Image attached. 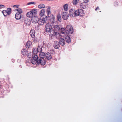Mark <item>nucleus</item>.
<instances>
[{"mask_svg":"<svg viewBox=\"0 0 122 122\" xmlns=\"http://www.w3.org/2000/svg\"><path fill=\"white\" fill-rule=\"evenodd\" d=\"M56 22L55 23H56ZM50 23L47 24L45 25V30L47 32L49 33L51 36H54L58 35V31L59 30V28L58 26Z\"/></svg>","mask_w":122,"mask_h":122,"instance_id":"obj_1","label":"nucleus"},{"mask_svg":"<svg viewBox=\"0 0 122 122\" xmlns=\"http://www.w3.org/2000/svg\"><path fill=\"white\" fill-rule=\"evenodd\" d=\"M45 5L43 4H41L38 5V7L40 9L44 8L45 7Z\"/></svg>","mask_w":122,"mask_h":122,"instance_id":"obj_28","label":"nucleus"},{"mask_svg":"<svg viewBox=\"0 0 122 122\" xmlns=\"http://www.w3.org/2000/svg\"><path fill=\"white\" fill-rule=\"evenodd\" d=\"M68 4H65L63 5V8H64L65 11H67L68 10Z\"/></svg>","mask_w":122,"mask_h":122,"instance_id":"obj_27","label":"nucleus"},{"mask_svg":"<svg viewBox=\"0 0 122 122\" xmlns=\"http://www.w3.org/2000/svg\"><path fill=\"white\" fill-rule=\"evenodd\" d=\"M31 53H29L28 55V57L29 58H31Z\"/></svg>","mask_w":122,"mask_h":122,"instance_id":"obj_38","label":"nucleus"},{"mask_svg":"<svg viewBox=\"0 0 122 122\" xmlns=\"http://www.w3.org/2000/svg\"><path fill=\"white\" fill-rule=\"evenodd\" d=\"M68 15L69 14L68 13L66 12H64L62 14V18L66 20L68 18Z\"/></svg>","mask_w":122,"mask_h":122,"instance_id":"obj_13","label":"nucleus"},{"mask_svg":"<svg viewBox=\"0 0 122 122\" xmlns=\"http://www.w3.org/2000/svg\"><path fill=\"white\" fill-rule=\"evenodd\" d=\"M31 11L32 13L33 14V15H36L37 14L38 11L37 10V9H33L31 10Z\"/></svg>","mask_w":122,"mask_h":122,"instance_id":"obj_26","label":"nucleus"},{"mask_svg":"<svg viewBox=\"0 0 122 122\" xmlns=\"http://www.w3.org/2000/svg\"><path fill=\"white\" fill-rule=\"evenodd\" d=\"M15 11L16 12V13H19L20 14H21L23 12L22 10L20 8H17L15 9Z\"/></svg>","mask_w":122,"mask_h":122,"instance_id":"obj_25","label":"nucleus"},{"mask_svg":"<svg viewBox=\"0 0 122 122\" xmlns=\"http://www.w3.org/2000/svg\"><path fill=\"white\" fill-rule=\"evenodd\" d=\"M21 53L24 55H26L27 53V51L25 49H23L21 51Z\"/></svg>","mask_w":122,"mask_h":122,"instance_id":"obj_29","label":"nucleus"},{"mask_svg":"<svg viewBox=\"0 0 122 122\" xmlns=\"http://www.w3.org/2000/svg\"><path fill=\"white\" fill-rule=\"evenodd\" d=\"M89 1V0H83V1L85 3H87Z\"/></svg>","mask_w":122,"mask_h":122,"instance_id":"obj_35","label":"nucleus"},{"mask_svg":"<svg viewBox=\"0 0 122 122\" xmlns=\"http://www.w3.org/2000/svg\"><path fill=\"white\" fill-rule=\"evenodd\" d=\"M5 7V6L3 5H0V8H4Z\"/></svg>","mask_w":122,"mask_h":122,"instance_id":"obj_37","label":"nucleus"},{"mask_svg":"<svg viewBox=\"0 0 122 122\" xmlns=\"http://www.w3.org/2000/svg\"><path fill=\"white\" fill-rule=\"evenodd\" d=\"M38 64L41 63L42 65H44L45 64V61L44 59H41L38 61Z\"/></svg>","mask_w":122,"mask_h":122,"instance_id":"obj_14","label":"nucleus"},{"mask_svg":"<svg viewBox=\"0 0 122 122\" xmlns=\"http://www.w3.org/2000/svg\"><path fill=\"white\" fill-rule=\"evenodd\" d=\"M42 51V48L41 46H38L36 48H34L33 49V54L32 55L35 56L37 55L36 54L38 52H40Z\"/></svg>","mask_w":122,"mask_h":122,"instance_id":"obj_3","label":"nucleus"},{"mask_svg":"<svg viewBox=\"0 0 122 122\" xmlns=\"http://www.w3.org/2000/svg\"><path fill=\"white\" fill-rule=\"evenodd\" d=\"M46 59L48 60H50L51 59L52 57L50 54L48 53L47 52L46 55Z\"/></svg>","mask_w":122,"mask_h":122,"instance_id":"obj_21","label":"nucleus"},{"mask_svg":"<svg viewBox=\"0 0 122 122\" xmlns=\"http://www.w3.org/2000/svg\"><path fill=\"white\" fill-rule=\"evenodd\" d=\"M27 16L29 18H30L32 17V16H34L33 14L32 13L30 10V11L28 12L26 14Z\"/></svg>","mask_w":122,"mask_h":122,"instance_id":"obj_20","label":"nucleus"},{"mask_svg":"<svg viewBox=\"0 0 122 122\" xmlns=\"http://www.w3.org/2000/svg\"><path fill=\"white\" fill-rule=\"evenodd\" d=\"M32 45L31 42L30 41H28L26 43L25 45L26 47L28 48L31 46Z\"/></svg>","mask_w":122,"mask_h":122,"instance_id":"obj_17","label":"nucleus"},{"mask_svg":"<svg viewBox=\"0 0 122 122\" xmlns=\"http://www.w3.org/2000/svg\"><path fill=\"white\" fill-rule=\"evenodd\" d=\"M32 59H31V62L32 64H35L37 63L38 64V61H39L37 60L38 57L37 55H32Z\"/></svg>","mask_w":122,"mask_h":122,"instance_id":"obj_7","label":"nucleus"},{"mask_svg":"<svg viewBox=\"0 0 122 122\" xmlns=\"http://www.w3.org/2000/svg\"><path fill=\"white\" fill-rule=\"evenodd\" d=\"M46 54L43 52H41L39 54V56L41 59H44V58L46 57Z\"/></svg>","mask_w":122,"mask_h":122,"instance_id":"obj_22","label":"nucleus"},{"mask_svg":"<svg viewBox=\"0 0 122 122\" xmlns=\"http://www.w3.org/2000/svg\"><path fill=\"white\" fill-rule=\"evenodd\" d=\"M21 17V14L19 13H16L15 15V18L17 20L20 19Z\"/></svg>","mask_w":122,"mask_h":122,"instance_id":"obj_19","label":"nucleus"},{"mask_svg":"<svg viewBox=\"0 0 122 122\" xmlns=\"http://www.w3.org/2000/svg\"><path fill=\"white\" fill-rule=\"evenodd\" d=\"M99 7H97L95 10L96 11H97L98 10H99Z\"/></svg>","mask_w":122,"mask_h":122,"instance_id":"obj_39","label":"nucleus"},{"mask_svg":"<svg viewBox=\"0 0 122 122\" xmlns=\"http://www.w3.org/2000/svg\"><path fill=\"white\" fill-rule=\"evenodd\" d=\"M79 0H73L72 1V3L73 5H76L78 3Z\"/></svg>","mask_w":122,"mask_h":122,"instance_id":"obj_31","label":"nucleus"},{"mask_svg":"<svg viewBox=\"0 0 122 122\" xmlns=\"http://www.w3.org/2000/svg\"><path fill=\"white\" fill-rule=\"evenodd\" d=\"M30 34L32 37L33 38L34 37L35 35V30H31L30 32Z\"/></svg>","mask_w":122,"mask_h":122,"instance_id":"obj_24","label":"nucleus"},{"mask_svg":"<svg viewBox=\"0 0 122 122\" xmlns=\"http://www.w3.org/2000/svg\"><path fill=\"white\" fill-rule=\"evenodd\" d=\"M46 12L47 14V15H49V14H51V7L49 6H47L46 7Z\"/></svg>","mask_w":122,"mask_h":122,"instance_id":"obj_15","label":"nucleus"},{"mask_svg":"<svg viewBox=\"0 0 122 122\" xmlns=\"http://www.w3.org/2000/svg\"><path fill=\"white\" fill-rule=\"evenodd\" d=\"M11 10L10 8H8L6 10H4L2 11V13L5 16H6L9 15L11 13Z\"/></svg>","mask_w":122,"mask_h":122,"instance_id":"obj_8","label":"nucleus"},{"mask_svg":"<svg viewBox=\"0 0 122 122\" xmlns=\"http://www.w3.org/2000/svg\"><path fill=\"white\" fill-rule=\"evenodd\" d=\"M80 6L82 8L85 9L87 7L88 5L86 3L83 2L81 4Z\"/></svg>","mask_w":122,"mask_h":122,"instance_id":"obj_16","label":"nucleus"},{"mask_svg":"<svg viewBox=\"0 0 122 122\" xmlns=\"http://www.w3.org/2000/svg\"><path fill=\"white\" fill-rule=\"evenodd\" d=\"M76 16L79 15L80 16H82L84 15V11L81 9L76 10Z\"/></svg>","mask_w":122,"mask_h":122,"instance_id":"obj_9","label":"nucleus"},{"mask_svg":"<svg viewBox=\"0 0 122 122\" xmlns=\"http://www.w3.org/2000/svg\"><path fill=\"white\" fill-rule=\"evenodd\" d=\"M36 3L35 2H30L28 3H27L26 5H34Z\"/></svg>","mask_w":122,"mask_h":122,"instance_id":"obj_33","label":"nucleus"},{"mask_svg":"<svg viewBox=\"0 0 122 122\" xmlns=\"http://www.w3.org/2000/svg\"><path fill=\"white\" fill-rule=\"evenodd\" d=\"M51 46L50 44L44 42L43 43L42 47L45 49H48Z\"/></svg>","mask_w":122,"mask_h":122,"instance_id":"obj_11","label":"nucleus"},{"mask_svg":"<svg viewBox=\"0 0 122 122\" xmlns=\"http://www.w3.org/2000/svg\"><path fill=\"white\" fill-rule=\"evenodd\" d=\"M47 19V16H45L42 18H40L39 19L38 22L39 24L40 25H43L46 21Z\"/></svg>","mask_w":122,"mask_h":122,"instance_id":"obj_4","label":"nucleus"},{"mask_svg":"<svg viewBox=\"0 0 122 122\" xmlns=\"http://www.w3.org/2000/svg\"><path fill=\"white\" fill-rule=\"evenodd\" d=\"M19 6V5H14L13 6V7L15 8H18Z\"/></svg>","mask_w":122,"mask_h":122,"instance_id":"obj_36","label":"nucleus"},{"mask_svg":"<svg viewBox=\"0 0 122 122\" xmlns=\"http://www.w3.org/2000/svg\"><path fill=\"white\" fill-rule=\"evenodd\" d=\"M58 31V32L59 33ZM60 32H61V33L60 34H59V33L58 35H57V36H63L65 37L66 40V42H69V31L68 30H66V29L65 28H61L60 30Z\"/></svg>","mask_w":122,"mask_h":122,"instance_id":"obj_2","label":"nucleus"},{"mask_svg":"<svg viewBox=\"0 0 122 122\" xmlns=\"http://www.w3.org/2000/svg\"><path fill=\"white\" fill-rule=\"evenodd\" d=\"M45 10L43 9L40 11L39 13V15L41 17H42L45 15Z\"/></svg>","mask_w":122,"mask_h":122,"instance_id":"obj_12","label":"nucleus"},{"mask_svg":"<svg viewBox=\"0 0 122 122\" xmlns=\"http://www.w3.org/2000/svg\"><path fill=\"white\" fill-rule=\"evenodd\" d=\"M47 17H49L51 20H54L55 19V17L52 14H50L49 15H47Z\"/></svg>","mask_w":122,"mask_h":122,"instance_id":"obj_23","label":"nucleus"},{"mask_svg":"<svg viewBox=\"0 0 122 122\" xmlns=\"http://www.w3.org/2000/svg\"><path fill=\"white\" fill-rule=\"evenodd\" d=\"M47 0L48 1H50V0Z\"/></svg>","mask_w":122,"mask_h":122,"instance_id":"obj_40","label":"nucleus"},{"mask_svg":"<svg viewBox=\"0 0 122 122\" xmlns=\"http://www.w3.org/2000/svg\"><path fill=\"white\" fill-rule=\"evenodd\" d=\"M32 22L33 23H37L38 22L39 18L37 15H34L32 16L31 18Z\"/></svg>","mask_w":122,"mask_h":122,"instance_id":"obj_6","label":"nucleus"},{"mask_svg":"<svg viewBox=\"0 0 122 122\" xmlns=\"http://www.w3.org/2000/svg\"><path fill=\"white\" fill-rule=\"evenodd\" d=\"M73 32V29L71 26H69V33H72Z\"/></svg>","mask_w":122,"mask_h":122,"instance_id":"obj_30","label":"nucleus"},{"mask_svg":"<svg viewBox=\"0 0 122 122\" xmlns=\"http://www.w3.org/2000/svg\"><path fill=\"white\" fill-rule=\"evenodd\" d=\"M59 38L60 39V42L61 45L63 46L64 45L65 42H64V40L63 38H65V37H63V36H59Z\"/></svg>","mask_w":122,"mask_h":122,"instance_id":"obj_10","label":"nucleus"},{"mask_svg":"<svg viewBox=\"0 0 122 122\" xmlns=\"http://www.w3.org/2000/svg\"><path fill=\"white\" fill-rule=\"evenodd\" d=\"M76 10L73 9H70L69 11V15L71 17H75L76 16Z\"/></svg>","mask_w":122,"mask_h":122,"instance_id":"obj_5","label":"nucleus"},{"mask_svg":"<svg viewBox=\"0 0 122 122\" xmlns=\"http://www.w3.org/2000/svg\"><path fill=\"white\" fill-rule=\"evenodd\" d=\"M60 47L59 43L58 41H55L54 43V47L55 49H58Z\"/></svg>","mask_w":122,"mask_h":122,"instance_id":"obj_18","label":"nucleus"},{"mask_svg":"<svg viewBox=\"0 0 122 122\" xmlns=\"http://www.w3.org/2000/svg\"><path fill=\"white\" fill-rule=\"evenodd\" d=\"M57 17L58 20L59 21H61V18L60 15V14H58L57 15Z\"/></svg>","mask_w":122,"mask_h":122,"instance_id":"obj_32","label":"nucleus"},{"mask_svg":"<svg viewBox=\"0 0 122 122\" xmlns=\"http://www.w3.org/2000/svg\"><path fill=\"white\" fill-rule=\"evenodd\" d=\"M32 40L35 43H36L37 41V39L36 38H33Z\"/></svg>","mask_w":122,"mask_h":122,"instance_id":"obj_34","label":"nucleus"}]
</instances>
